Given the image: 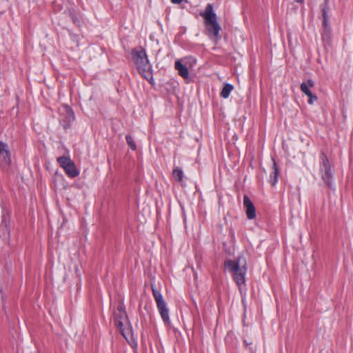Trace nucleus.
I'll use <instances>...</instances> for the list:
<instances>
[{"label": "nucleus", "mask_w": 353, "mask_h": 353, "mask_svg": "<svg viewBox=\"0 0 353 353\" xmlns=\"http://www.w3.org/2000/svg\"><path fill=\"white\" fill-rule=\"evenodd\" d=\"M314 86V83L312 80L308 79L307 82H303L300 85V89L302 92H303L305 94H309L311 91L310 90V88H312Z\"/></svg>", "instance_id": "nucleus-14"}, {"label": "nucleus", "mask_w": 353, "mask_h": 353, "mask_svg": "<svg viewBox=\"0 0 353 353\" xmlns=\"http://www.w3.org/2000/svg\"><path fill=\"white\" fill-rule=\"evenodd\" d=\"M200 15L204 19V23L208 34L216 39L219 38V32L221 28L217 21V17L213 10L212 5L208 3L205 10L200 13Z\"/></svg>", "instance_id": "nucleus-2"}, {"label": "nucleus", "mask_w": 353, "mask_h": 353, "mask_svg": "<svg viewBox=\"0 0 353 353\" xmlns=\"http://www.w3.org/2000/svg\"><path fill=\"white\" fill-rule=\"evenodd\" d=\"M74 120V114L72 108L68 105H63L61 108L60 123L65 130L70 127Z\"/></svg>", "instance_id": "nucleus-6"}, {"label": "nucleus", "mask_w": 353, "mask_h": 353, "mask_svg": "<svg viewBox=\"0 0 353 353\" xmlns=\"http://www.w3.org/2000/svg\"><path fill=\"white\" fill-rule=\"evenodd\" d=\"M242 265L241 257H239L237 261L229 259L225 261L224 263L225 268L228 269L232 273L238 271V270L241 268Z\"/></svg>", "instance_id": "nucleus-10"}, {"label": "nucleus", "mask_w": 353, "mask_h": 353, "mask_svg": "<svg viewBox=\"0 0 353 353\" xmlns=\"http://www.w3.org/2000/svg\"><path fill=\"white\" fill-rule=\"evenodd\" d=\"M131 55L139 73L145 79L151 77L152 65L148 59L145 50L142 47L139 46L132 50Z\"/></svg>", "instance_id": "nucleus-1"}, {"label": "nucleus", "mask_w": 353, "mask_h": 353, "mask_svg": "<svg viewBox=\"0 0 353 353\" xmlns=\"http://www.w3.org/2000/svg\"><path fill=\"white\" fill-rule=\"evenodd\" d=\"M125 139H126V142H127L128 145L130 146V148L132 150H135L137 149V145H136V143H135L132 137L130 134H127L125 137Z\"/></svg>", "instance_id": "nucleus-19"}, {"label": "nucleus", "mask_w": 353, "mask_h": 353, "mask_svg": "<svg viewBox=\"0 0 353 353\" xmlns=\"http://www.w3.org/2000/svg\"><path fill=\"white\" fill-rule=\"evenodd\" d=\"M175 69L178 71L179 74L183 79L189 77V72L188 68L183 65L180 61H176L174 64Z\"/></svg>", "instance_id": "nucleus-11"}, {"label": "nucleus", "mask_w": 353, "mask_h": 353, "mask_svg": "<svg viewBox=\"0 0 353 353\" xmlns=\"http://www.w3.org/2000/svg\"><path fill=\"white\" fill-rule=\"evenodd\" d=\"M151 288L152 295L157 303V309L159 312V314L163 321L165 325H170L171 322L169 317V310L167 307L165 301L163 298L161 293L154 287V285H151Z\"/></svg>", "instance_id": "nucleus-4"}, {"label": "nucleus", "mask_w": 353, "mask_h": 353, "mask_svg": "<svg viewBox=\"0 0 353 353\" xmlns=\"http://www.w3.org/2000/svg\"><path fill=\"white\" fill-rule=\"evenodd\" d=\"M63 169L67 175L71 178H74L79 174L73 161Z\"/></svg>", "instance_id": "nucleus-13"}, {"label": "nucleus", "mask_w": 353, "mask_h": 353, "mask_svg": "<svg viewBox=\"0 0 353 353\" xmlns=\"http://www.w3.org/2000/svg\"><path fill=\"white\" fill-rule=\"evenodd\" d=\"M0 157L2 163L6 166L11 164V153L7 143L0 141Z\"/></svg>", "instance_id": "nucleus-7"}, {"label": "nucleus", "mask_w": 353, "mask_h": 353, "mask_svg": "<svg viewBox=\"0 0 353 353\" xmlns=\"http://www.w3.org/2000/svg\"><path fill=\"white\" fill-rule=\"evenodd\" d=\"M328 3L327 1H325V2L321 6L323 19H328Z\"/></svg>", "instance_id": "nucleus-18"}, {"label": "nucleus", "mask_w": 353, "mask_h": 353, "mask_svg": "<svg viewBox=\"0 0 353 353\" xmlns=\"http://www.w3.org/2000/svg\"><path fill=\"white\" fill-rule=\"evenodd\" d=\"M330 31H331V30H330ZM330 38V32H329V33H327V29H326V30L323 29V31L322 33V39L323 40H325V39L329 40Z\"/></svg>", "instance_id": "nucleus-21"}, {"label": "nucleus", "mask_w": 353, "mask_h": 353, "mask_svg": "<svg viewBox=\"0 0 353 353\" xmlns=\"http://www.w3.org/2000/svg\"><path fill=\"white\" fill-rule=\"evenodd\" d=\"M172 176L176 182H182L183 179V172L182 170L178 167L175 168L172 172Z\"/></svg>", "instance_id": "nucleus-15"}, {"label": "nucleus", "mask_w": 353, "mask_h": 353, "mask_svg": "<svg viewBox=\"0 0 353 353\" xmlns=\"http://www.w3.org/2000/svg\"><path fill=\"white\" fill-rule=\"evenodd\" d=\"M273 165H272V172L270 176V183L272 186L275 185L278 181L279 176V168L277 164L274 159H272Z\"/></svg>", "instance_id": "nucleus-12"}, {"label": "nucleus", "mask_w": 353, "mask_h": 353, "mask_svg": "<svg viewBox=\"0 0 353 353\" xmlns=\"http://www.w3.org/2000/svg\"><path fill=\"white\" fill-rule=\"evenodd\" d=\"M320 159V171L321 172V178L324 183L331 188L332 187V179L333 177L331 165L327 157L323 152L321 153Z\"/></svg>", "instance_id": "nucleus-5"}, {"label": "nucleus", "mask_w": 353, "mask_h": 353, "mask_svg": "<svg viewBox=\"0 0 353 353\" xmlns=\"http://www.w3.org/2000/svg\"><path fill=\"white\" fill-rule=\"evenodd\" d=\"M233 90V85L230 83L225 84L224 87L223 88L221 92V96L226 99L229 97L231 91Z\"/></svg>", "instance_id": "nucleus-16"}, {"label": "nucleus", "mask_w": 353, "mask_h": 353, "mask_svg": "<svg viewBox=\"0 0 353 353\" xmlns=\"http://www.w3.org/2000/svg\"><path fill=\"white\" fill-rule=\"evenodd\" d=\"M182 1H183V0H171V2H172V3H175V4H179V3H181Z\"/></svg>", "instance_id": "nucleus-23"}, {"label": "nucleus", "mask_w": 353, "mask_h": 353, "mask_svg": "<svg viewBox=\"0 0 353 353\" xmlns=\"http://www.w3.org/2000/svg\"><path fill=\"white\" fill-rule=\"evenodd\" d=\"M243 207L247 218L250 220L254 219L256 217V209L252 201L246 194L243 196Z\"/></svg>", "instance_id": "nucleus-8"}, {"label": "nucleus", "mask_w": 353, "mask_h": 353, "mask_svg": "<svg viewBox=\"0 0 353 353\" xmlns=\"http://www.w3.org/2000/svg\"><path fill=\"white\" fill-rule=\"evenodd\" d=\"M57 162L60 165V166L63 168H65L67 165H68L70 163H71L72 161V160L67 157L62 156L57 158Z\"/></svg>", "instance_id": "nucleus-17"}, {"label": "nucleus", "mask_w": 353, "mask_h": 353, "mask_svg": "<svg viewBox=\"0 0 353 353\" xmlns=\"http://www.w3.org/2000/svg\"><path fill=\"white\" fill-rule=\"evenodd\" d=\"M246 270L245 263H244L238 271L233 272L234 280L239 287L245 283V274Z\"/></svg>", "instance_id": "nucleus-9"}, {"label": "nucleus", "mask_w": 353, "mask_h": 353, "mask_svg": "<svg viewBox=\"0 0 353 353\" xmlns=\"http://www.w3.org/2000/svg\"><path fill=\"white\" fill-rule=\"evenodd\" d=\"M297 3H303L304 0H295Z\"/></svg>", "instance_id": "nucleus-24"}, {"label": "nucleus", "mask_w": 353, "mask_h": 353, "mask_svg": "<svg viewBox=\"0 0 353 353\" xmlns=\"http://www.w3.org/2000/svg\"><path fill=\"white\" fill-rule=\"evenodd\" d=\"M307 96L309 97L308 99V103L309 104H313L314 101H317L318 98L315 94H313L311 92L309 94H307Z\"/></svg>", "instance_id": "nucleus-20"}, {"label": "nucleus", "mask_w": 353, "mask_h": 353, "mask_svg": "<svg viewBox=\"0 0 353 353\" xmlns=\"http://www.w3.org/2000/svg\"><path fill=\"white\" fill-rule=\"evenodd\" d=\"M323 29H327V33H329L330 28L329 26L328 19H323Z\"/></svg>", "instance_id": "nucleus-22"}, {"label": "nucleus", "mask_w": 353, "mask_h": 353, "mask_svg": "<svg viewBox=\"0 0 353 353\" xmlns=\"http://www.w3.org/2000/svg\"><path fill=\"white\" fill-rule=\"evenodd\" d=\"M114 321L121 334L125 338L130 333V324L124 306L119 304L114 311Z\"/></svg>", "instance_id": "nucleus-3"}]
</instances>
